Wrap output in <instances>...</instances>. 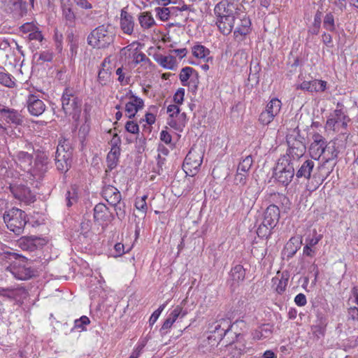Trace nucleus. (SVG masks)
Instances as JSON below:
<instances>
[{
  "instance_id": "1",
  "label": "nucleus",
  "mask_w": 358,
  "mask_h": 358,
  "mask_svg": "<svg viewBox=\"0 0 358 358\" xmlns=\"http://www.w3.org/2000/svg\"><path fill=\"white\" fill-rule=\"evenodd\" d=\"M115 34L110 24H102L93 29L87 36V43L94 48L104 49L113 43Z\"/></svg>"
},
{
  "instance_id": "2",
  "label": "nucleus",
  "mask_w": 358,
  "mask_h": 358,
  "mask_svg": "<svg viewBox=\"0 0 358 358\" xmlns=\"http://www.w3.org/2000/svg\"><path fill=\"white\" fill-rule=\"evenodd\" d=\"M62 109L65 114L71 116L78 122L80 119L82 108V99H80L73 88H65L62 96Z\"/></svg>"
},
{
  "instance_id": "3",
  "label": "nucleus",
  "mask_w": 358,
  "mask_h": 358,
  "mask_svg": "<svg viewBox=\"0 0 358 358\" xmlns=\"http://www.w3.org/2000/svg\"><path fill=\"white\" fill-rule=\"evenodd\" d=\"M294 176V166L291 157L287 155L281 156L273 169L275 180L283 186L287 187Z\"/></svg>"
},
{
  "instance_id": "4",
  "label": "nucleus",
  "mask_w": 358,
  "mask_h": 358,
  "mask_svg": "<svg viewBox=\"0 0 358 358\" xmlns=\"http://www.w3.org/2000/svg\"><path fill=\"white\" fill-rule=\"evenodd\" d=\"M350 122L346 108L340 102L336 104V108L330 113L326 122V128L335 132H343L346 129Z\"/></svg>"
},
{
  "instance_id": "5",
  "label": "nucleus",
  "mask_w": 358,
  "mask_h": 358,
  "mask_svg": "<svg viewBox=\"0 0 358 358\" xmlns=\"http://www.w3.org/2000/svg\"><path fill=\"white\" fill-rule=\"evenodd\" d=\"M3 218L8 229L16 235L23 233L24 228L28 222L25 212L17 208L6 211Z\"/></svg>"
},
{
  "instance_id": "6",
  "label": "nucleus",
  "mask_w": 358,
  "mask_h": 358,
  "mask_svg": "<svg viewBox=\"0 0 358 358\" xmlns=\"http://www.w3.org/2000/svg\"><path fill=\"white\" fill-rule=\"evenodd\" d=\"M167 124L175 130L182 131L187 122L185 113H180L178 105L171 104L167 107Z\"/></svg>"
},
{
  "instance_id": "7",
  "label": "nucleus",
  "mask_w": 358,
  "mask_h": 358,
  "mask_svg": "<svg viewBox=\"0 0 358 358\" xmlns=\"http://www.w3.org/2000/svg\"><path fill=\"white\" fill-rule=\"evenodd\" d=\"M202 162V152L191 149L185 158L183 170L187 175L193 176L198 172Z\"/></svg>"
},
{
  "instance_id": "8",
  "label": "nucleus",
  "mask_w": 358,
  "mask_h": 358,
  "mask_svg": "<svg viewBox=\"0 0 358 358\" xmlns=\"http://www.w3.org/2000/svg\"><path fill=\"white\" fill-rule=\"evenodd\" d=\"M49 169V158L45 152H39L36 155L34 165L31 166L29 175L33 179L40 180Z\"/></svg>"
},
{
  "instance_id": "9",
  "label": "nucleus",
  "mask_w": 358,
  "mask_h": 358,
  "mask_svg": "<svg viewBox=\"0 0 358 358\" xmlns=\"http://www.w3.org/2000/svg\"><path fill=\"white\" fill-rule=\"evenodd\" d=\"M199 78L198 72L190 66L182 68L179 73V79L181 84L183 86L187 87L189 90L192 92H195L198 89Z\"/></svg>"
},
{
  "instance_id": "10",
  "label": "nucleus",
  "mask_w": 358,
  "mask_h": 358,
  "mask_svg": "<svg viewBox=\"0 0 358 358\" xmlns=\"http://www.w3.org/2000/svg\"><path fill=\"white\" fill-rule=\"evenodd\" d=\"M138 42H133L121 50L122 53L127 56L134 66L140 63L150 62L146 55L138 50Z\"/></svg>"
},
{
  "instance_id": "11",
  "label": "nucleus",
  "mask_w": 358,
  "mask_h": 358,
  "mask_svg": "<svg viewBox=\"0 0 358 358\" xmlns=\"http://www.w3.org/2000/svg\"><path fill=\"white\" fill-rule=\"evenodd\" d=\"M239 20L240 23L237 24V27L234 31V37L236 41L241 42L251 33L252 23L250 19L246 15L240 17Z\"/></svg>"
},
{
  "instance_id": "12",
  "label": "nucleus",
  "mask_w": 358,
  "mask_h": 358,
  "mask_svg": "<svg viewBox=\"0 0 358 358\" xmlns=\"http://www.w3.org/2000/svg\"><path fill=\"white\" fill-rule=\"evenodd\" d=\"M10 189L14 197L21 201L30 203L35 201V195L25 185H10Z\"/></svg>"
},
{
  "instance_id": "13",
  "label": "nucleus",
  "mask_w": 358,
  "mask_h": 358,
  "mask_svg": "<svg viewBox=\"0 0 358 358\" xmlns=\"http://www.w3.org/2000/svg\"><path fill=\"white\" fill-rule=\"evenodd\" d=\"M231 327L232 324L229 318L221 319L215 323L214 329L210 331L209 338H214V340L220 341Z\"/></svg>"
},
{
  "instance_id": "14",
  "label": "nucleus",
  "mask_w": 358,
  "mask_h": 358,
  "mask_svg": "<svg viewBox=\"0 0 358 358\" xmlns=\"http://www.w3.org/2000/svg\"><path fill=\"white\" fill-rule=\"evenodd\" d=\"M313 140L309 148V152L313 159L317 160L321 156L323 157L324 148L327 142L325 138L319 134H315L313 136Z\"/></svg>"
},
{
  "instance_id": "15",
  "label": "nucleus",
  "mask_w": 358,
  "mask_h": 358,
  "mask_svg": "<svg viewBox=\"0 0 358 358\" xmlns=\"http://www.w3.org/2000/svg\"><path fill=\"white\" fill-rule=\"evenodd\" d=\"M14 161L17 167L29 173L33 162L32 153L25 151H17L13 155Z\"/></svg>"
},
{
  "instance_id": "16",
  "label": "nucleus",
  "mask_w": 358,
  "mask_h": 358,
  "mask_svg": "<svg viewBox=\"0 0 358 358\" xmlns=\"http://www.w3.org/2000/svg\"><path fill=\"white\" fill-rule=\"evenodd\" d=\"M214 13L216 16V19L236 15L237 8L236 7V5L232 3H229L227 1H222L215 6Z\"/></svg>"
},
{
  "instance_id": "17",
  "label": "nucleus",
  "mask_w": 358,
  "mask_h": 358,
  "mask_svg": "<svg viewBox=\"0 0 358 358\" xmlns=\"http://www.w3.org/2000/svg\"><path fill=\"white\" fill-rule=\"evenodd\" d=\"M27 109L31 115L39 116L45 110V105L38 96L29 94L27 99Z\"/></svg>"
},
{
  "instance_id": "18",
  "label": "nucleus",
  "mask_w": 358,
  "mask_h": 358,
  "mask_svg": "<svg viewBox=\"0 0 358 358\" xmlns=\"http://www.w3.org/2000/svg\"><path fill=\"white\" fill-rule=\"evenodd\" d=\"M144 106L143 100L136 96L131 95L130 100L125 105L126 115L129 118H133L136 113Z\"/></svg>"
},
{
  "instance_id": "19",
  "label": "nucleus",
  "mask_w": 358,
  "mask_h": 358,
  "mask_svg": "<svg viewBox=\"0 0 358 358\" xmlns=\"http://www.w3.org/2000/svg\"><path fill=\"white\" fill-rule=\"evenodd\" d=\"M134 20L131 14L127 13L124 8L121 10L120 26L123 33L131 35L134 29Z\"/></svg>"
},
{
  "instance_id": "20",
  "label": "nucleus",
  "mask_w": 358,
  "mask_h": 358,
  "mask_svg": "<svg viewBox=\"0 0 358 358\" xmlns=\"http://www.w3.org/2000/svg\"><path fill=\"white\" fill-rule=\"evenodd\" d=\"M236 18H238L237 15L230 17H224L223 18H217L216 19L215 24L220 31L222 34L227 36L231 33Z\"/></svg>"
},
{
  "instance_id": "21",
  "label": "nucleus",
  "mask_w": 358,
  "mask_h": 358,
  "mask_svg": "<svg viewBox=\"0 0 358 358\" xmlns=\"http://www.w3.org/2000/svg\"><path fill=\"white\" fill-rule=\"evenodd\" d=\"M43 244V241L36 236L22 237L18 241L19 247L23 250L34 251Z\"/></svg>"
},
{
  "instance_id": "22",
  "label": "nucleus",
  "mask_w": 358,
  "mask_h": 358,
  "mask_svg": "<svg viewBox=\"0 0 358 358\" xmlns=\"http://www.w3.org/2000/svg\"><path fill=\"white\" fill-rule=\"evenodd\" d=\"M280 217L279 208L275 205L268 206L264 213L263 222L268 225L275 227Z\"/></svg>"
},
{
  "instance_id": "23",
  "label": "nucleus",
  "mask_w": 358,
  "mask_h": 358,
  "mask_svg": "<svg viewBox=\"0 0 358 358\" xmlns=\"http://www.w3.org/2000/svg\"><path fill=\"white\" fill-rule=\"evenodd\" d=\"M102 195L112 206L117 205L121 200L120 191L113 185L105 186L102 190Z\"/></svg>"
},
{
  "instance_id": "24",
  "label": "nucleus",
  "mask_w": 358,
  "mask_h": 358,
  "mask_svg": "<svg viewBox=\"0 0 358 358\" xmlns=\"http://www.w3.org/2000/svg\"><path fill=\"white\" fill-rule=\"evenodd\" d=\"M94 220L99 222L104 223L110 221L112 213L103 203H98L94 208Z\"/></svg>"
},
{
  "instance_id": "25",
  "label": "nucleus",
  "mask_w": 358,
  "mask_h": 358,
  "mask_svg": "<svg viewBox=\"0 0 358 358\" xmlns=\"http://www.w3.org/2000/svg\"><path fill=\"white\" fill-rule=\"evenodd\" d=\"M315 163L312 159H306L299 166L296 172V178H305L309 180L313 171Z\"/></svg>"
},
{
  "instance_id": "26",
  "label": "nucleus",
  "mask_w": 358,
  "mask_h": 358,
  "mask_svg": "<svg viewBox=\"0 0 358 358\" xmlns=\"http://www.w3.org/2000/svg\"><path fill=\"white\" fill-rule=\"evenodd\" d=\"M154 59L160 66L165 69L174 70L176 66V59L173 55L155 54L154 55Z\"/></svg>"
},
{
  "instance_id": "27",
  "label": "nucleus",
  "mask_w": 358,
  "mask_h": 358,
  "mask_svg": "<svg viewBox=\"0 0 358 358\" xmlns=\"http://www.w3.org/2000/svg\"><path fill=\"white\" fill-rule=\"evenodd\" d=\"M3 119L8 123L20 125L22 123L23 119L21 114L15 109L5 108Z\"/></svg>"
},
{
  "instance_id": "28",
  "label": "nucleus",
  "mask_w": 358,
  "mask_h": 358,
  "mask_svg": "<svg viewBox=\"0 0 358 358\" xmlns=\"http://www.w3.org/2000/svg\"><path fill=\"white\" fill-rule=\"evenodd\" d=\"M326 327V320L322 317H320L316 321L315 324L311 326L310 331L315 338L320 339L324 336Z\"/></svg>"
},
{
  "instance_id": "29",
  "label": "nucleus",
  "mask_w": 358,
  "mask_h": 358,
  "mask_svg": "<svg viewBox=\"0 0 358 358\" xmlns=\"http://www.w3.org/2000/svg\"><path fill=\"white\" fill-rule=\"evenodd\" d=\"M24 290L20 288L0 287V296L8 300H18Z\"/></svg>"
},
{
  "instance_id": "30",
  "label": "nucleus",
  "mask_w": 358,
  "mask_h": 358,
  "mask_svg": "<svg viewBox=\"0 0 358 358\" xmlns=\"http://www.w3.org/2000/svg\"><path fill=\"white\" fill-rule=\"evenodd\" d=\"M288 279L289 276L287 273H282L280 277L275 276L272 278L273 285H276L275 289L278 294H282L285 291Z\"/></svg>"
},
{
  "instance_id": "31",
  "label": "nucleus",
  "mask_w": 358,
  "mask_h": 358,
  "mask_svg": "<svg viewBox=\"0 0 358 358\" xmlns=\"http://www.w3.org/2000/svg\"><path fill=\"white\" fill-rule=\"evenodd\" d=\"M324 152L323 154V159L328 162L332 159H336L338 157V154L339 151L336 148V143L331 142L329 144L325 143L324 145Z\"/></svg>"
},
{
  "instance_id": "32",
  "label": "nucleus",
  "mask_w": 358,
  "mask_h": 358,
  "mask_svg": "<svg viewBox=\"0 0 358 358\" xmlns=\"http://www.w3.org/2000/svg\"><path fill=\"white\" fill-rule=\"evenodd\" d=\"M282 108L281 101L277 98H273L266 104L265 110L274 117L277 116Z\"/></svg>"
},
{
  "instance_id": "33",
  "label": "nucleus",
  "mask_w": 358,
  "mask_h": 358,
  "mask_svg": "<svg viewBox=\"0 0 358 358\" xmlns=\"http://www.w3.org/2000/svg\"><path fill=\"white\" fill-rule=\"evenodd\" d=\"M138 22L143 29H150L155 24L153 17L149 12H143L140 13L138 15Z\"/></svg>"
},
{
  "instance_id": "34",
  "label": "nucleus",
  "mask_w": 358,
  "mask_h": 358,
  "mask_svg": "<svg viewBox=\"0 0 358 358\" xmlns=\"http://www.w3.org/2000/svg\"><path fill=\"white\" fill-rule=\"evenodd\" d=\"M0 84L9 88L15 85V78L1 66H0Z\"/></svg>"
},
{
  "instance_id": "35",
  "label": "nucleus",
  "mask_w": 358,
  "mask_h": 358,
  "mask_svg": "<svg viewBox=\"0 0 358 358\" xmlns=\"http://www.w3.org/2000/svg\"><path fill=\"white\" fill-rule=\"evenodd\" d=\"M120 155V149L111 148L110 152L107 155V163L108 168L112 170L113 169L117 164L119 157Z\"/></svg>"
},
{
  "instance_id": "36",
  "label": "nucleus",
  "mask_w": 358,
  "mask_h": 358,
  "mask_svg": "<svg viewBox=\"0 0 358 358\" xmlns=\"http://www.w3.org/2000/svg\"><path fill=\"white\" fill-rule=\"evenodd\" d=\"M271 334V329L268 328V325L264 324L252 332V337L255 340H262L270 337Z\"/></svg>"
},
{
  "instance_id": "37",
  "label": "nucleus",
  "mask_w": 358,
  "mask_h": 358,
  "mask_svg": "<svg viewBox=\"0 0 358 358\" xmlns=\"http://www.w3.org/2000/svg\"><path fill=\"white\" fill-rule=\"evenodd\" d=\"M231 275L234 281L239 282L243 281L245 277V271L242 265L237 264L231 270Z\"/></svg>"
},
{
  "instance_id": "38",
  "label": "nucleus",
  "mask_w": 358,
  "mask_h": 358,
  "mask_svg": "<svg viewBox=\"0 0 358 358\" xmlns=\"http://www.w3.org/2000/svg\"><path fill=\"white\" fill-rule=\"evenodd\" d=\"M64 1V0H62ZM68 2L69 0H66ZM62 14L65 20L71 24H72L76 19V15L72 10L71 4H66L64 2L62 3Z\"/></svg>"
},
{
  "instance_id": "39",
  "label": "nucleus",
  "mask_w": 358,
  "mask_h": 358,
  "mask_svg": "<svg viewBox=\"0 0 358 358\" xmlns=\"http://www.w3.org/2000/svg\"><path fill=\"white\" fill-rule=\"evenodd\" d=\"M187 314V310L184 309L181 306H177L170 313L168 317L170 318L173 322H175L178 318H183Z\"/></svg>"
},
{
  "instance_id": "40",
  "label": "nucleus",
  "mask_w": 358,
  "mask_h": 358,
  "mask_svg": "<svg viewBox=\"0 0 358 358\" xmlns=\"http://www.w3.org/2000/svg\"><path fill=\"white\" fill-rule=\"evenodd\" d=\"M193 55L199 59H206L210 54L208 48L202 45H196L192 48Z\"/></svg>"
},
{
  "instance_id": "41",
  "label": "nucleus",
  "mask_w": 358,
  "mask_h": 358,
  "mask_svg": "<svg viewBox=\"0 0 358 358\" xmlns=\"http://www.w3.org/2000/svg\"><path fill=\"white\" fill-rule=\"evenodd\" d=\"M252 164L253 159L252 156L248 155L239 162L237 170L248 173Z\"/></svg>"
},
{
  "instance_id": "42",
  "label": "nucleus",
  "mask_w": 358,
  "mask_h": 358,
  "mask_svg": "<svg viewBox=\"0 0 358 358\" xmlns=\"http://www.w3.org/2000/svg\"><path fill=\"white\" fill-rule=\"evenodd\" d=\"M244 196L249 199L248 205H253L258 196V190L255 186H249L244 193Z\"/></svg>"
},
{
  "instance_id": "43",
  "label": "nucleus",
  "mask_w": 358,
  "mask_h": 358,
  "mask_svg": "<svg viewBox=\"0 0 358 358\" xmlns=\"http://www.w3.org/2000/svg\"><path fill=\"white\" fill-rule=\"evenodd\" d=\"M274 227L271 225L266 224L263 221L262 224L259 226L257 230V234L259 237L262 238H268L271 234V231Z\"/></svg>"
},
{
  "instance_id": "44",
  "label": "nucleus",
  "mask_w": 358,
  "mask_h": 358,
  "mask_svg": "<svg viewBox=\"0 0 358 358\" xmlns=\"http://www.w3.org/2000/svg\"><path fill=\"white\" fill-rule=\"evenodd\" d=\"M90 323L89 317L83 315L74 321V326L71 328V331H73L74 329H78L80 331H84L86 329V326Z\"/></svg>"
},
{
  "instance_id": "45",
  "label": "nucleus",
  "mask_w": 358,
  "mask_h": 358,
  "mask_svg": "<svg viewBox=\"0 0 358 358\" xmlns=\"http://www.w3.org/2000/svg\"><path fill=\"white\" fill-rule=\"evenodd\" d=\"M323 27L329 31L333 32L336 31L334 17L331 13H328L325 15L323 21Z\"/></svg>"
},
{
  "instance_id": "46",
  "label": "nucleus",
  "mask_w": 358,
  "mask_h": 358,
  "mask_svg": "<svg viewBox=\"0 0 358 358\" xmlns=\"http://www.w3.org/2000/svg\"><path fill=\"white\" fill-rule=\"evenodd\" d=\"M327 82L322 80H311V92H322L327 89Z\"/></svg>"
},
{
  "instance_id": "47",
  "label": "nucleus",
  "mask_w": 358,
  "mask_h": 358,
  "mask_svg": "<svg viewBox=\"0 0 358 358\" xmlns=\"http://www.w3.org/2000/svg\"><path fill=\"white\" fill-rule=\"evenodd\" d=\"M176 7L171 8H156L155 12L157 13V17L162 21H166L169 18L171 10H175Z\"/></svg>"
},
{
  "instance_id": "48",
  "label": "nucleus",
  "mask_w": 358,
  "mask_h": 358,
  "mask_svg": "<svg viewBox=\"0 0 358 358\" xmlns=\"http://www.w3.org/2000/svg\"><path fill=\"white\" fill-rule=\"evenodd\" d=\"M110 80V73L108 71V70L105 69H101L99 70L97 77V81L101 84V85H106L109 83Z\"/></svg>"
},
{
  "instance_id": "49",
  "label": "nucleus",
  "mask_w": 358,
  "mask_h": 358,
  "mask_svg": "<svg viewBox=\"0 0 358 358\" xmlns=\"http://www.w3.org/2000/svg\"><path fill=\"white\" fill-rule=\"evenodd\" d=\"M322 238V234H318L317 231L314 229L313 231L312 236H308L306 238V245L310 247H314L316 245L319 241Z\"/></svg>"
},
{
  "instance_id": "50",
  "label": "nucleus",
  "mask_w": 358,
  "mask_h": 358,
  "mask_svg": "<svg viewBox=\"0 0 358 358\" xmlns=\"http://www.w3.org/2000/svg\"><path fill=\"white\" fill-rule=\"evenodd\" d=\"M148 198L147 195H143L141 197H137L135 201V206L136 208L141 211L143 213H145L148 210L146 199Z\"/></svg>"
},
{
  "instance_id": "51",
  "label": "nucleus",
  "mask_w": 358,
  "mask_h": 358,
  "mask_svg": "<svg viewBox=\"0 0 358 358\" xmlns=\"http://www.w3.org/2000/svg\"><path fill=\"white\" fill-rule=\"evenodd\" d=\"M56 153L58 154L55 158V165L57 166V169L61 171H67L69 169L67 160L66 159H61L59 158L60 155V154L59 153V149H57ZM63 157L65 158V155H64Z\"/></svg>"
},
{
  "instance_id": "52",
  "label": "nucleus",
  "mask_w": 358,
  "mask_h": 358,
  "mask_svg": "<svg viewBox=\"0 0 358 358\" xmlns=\"http://www.w3.org/2000/svg\"><path fill=\"white\" fill-rule=\"evenodd\" d=\"M248 177V173L243 171H238V170H237L234 178V182L236 185L243 186L246 183Z\"/></svg>"
},
{
  "instance_id": "53",
  "label": "nucleus",
  "mask_w": 358,
  "mask_h": 358,
  "mask_svg": "<svg viewBox=\"0 0 358 358\" xmlns=\"http://www.w3.org/2000/svg\"><path fill=\"white\" fill-rule=\"evenodd\" d=\"M273 119L274 117L266 110H263L259 116V122L263 125L269 124Z\"/></svg>"
},
{
  "instance_id": "54",
  "label": "nucleus",
  "mask_w": 358,
  "mask_h": 358,
  "mask_svg": "<svg viewBox=\"0 0 358 358\" xmlns=\"http://www.w3.org/2000/svg\"><path fill=\"white\" fill-rule=\"evenodd\" d=\"M125 129L131 134H136L139 131V127L138 124L134 121H128L125 124Z\"/></svg>"
},
{
  "instance_id": "55",
  "label": "nucleus",
  "mask_w": 358,
  "mask_h": 358,
  "mask_svg": "<svg viewBox=\"0 0 358 358\" xmlns=\"http://www.w3.org/2000/svg\"><path fill=\"white\" fill-rule=\"evenodd\" d=\"M185 96V89L179 88L173 96V101L177 104H182Z\"/></svg>"
},
{
  "instance_id": "56",
  "label": "nucleus",
  "mask_w": 358,
  "mask_h": 358,
  "mask_svg": "<svg viewBox=\"0 0 358 358\" xmlns=\"http://www.w3.org/2000/svg\"><path fill=\"white\" fill-rule=\"evenodd\" d=\"M28 38L30 41H38L41 42L43 40V36L41 34V31L39 30L38 27L35 29L31 33L29 34Z\"/></svg>"
},
{
  "instance_id": "57",
  "label": "nucleus",
  "mask_w": 358,
  "mask_h": 358,
  "mask_svg": "<svg viewBox=\"0 0 358 358\" xmlns=\"http://www.w3.org/2000/svg\"><path fill=\"white\" fill-rule=\"evenodd\" d=\"M37 27H38L34 22H27L21 26L20 30L23 33L30 34L33 31H34L35 29H36Z\"/></svg>"
},
{
  "instance_id": "58",
  "label": "nucleus",
  "mask_w": 358,
  "mask_h": 358,
  "mask_svg": "<svg viewBox=\"0 0 358 358\" xmlns=\"http://www.w3.org/2000/svg\"><path fill=\"white\" fill-rule=\"evenodd\" d=\"M66 200L67 206H71L74 202L76 201V196L75 190L73 189L71 191H67L66 194Z\"/></svg>"
},
{
  "instance_id": "59",
  "label": "nucleus",
  "mask_w": 358,
  "mask_h": 358,
  "mask_svg": "<svg viewBox=\"0 0 358 358\" xmlns=\"http://www.w3.org/2000/svg\"><path fill=\"white\" fill-rule=\"evenodd\" d=\"M52 57V52L50 50H44L39 53L38 59L42 62H50Z\"/></svg>"
},
{
  "instance_id": "60",
  "label": "nucleus",
  "mask_w": 358,
  "mask_h": 358,
  "mask_svg": "<svg viewBox=\"0 0 358 358\" xmlns=\"http://www.w3.org/2000/svg\"><path fill=\"white\" fill-rule=\"evenodd\" d=\"M73 2L82 9L90 10L92 8V3L88 0H73Z\"/></svg>"
},
{
  "instance_id": "61",
  "label": "nucleus",
  "mask_w": 358,
  "mask_h": 358,
  "mask_svg": "<svg viewBox=\"0 0 358 358\" xmlns=\"http://www.w3.org/2000/svg\"><path fill=\"white\" fill-rule=\"evenodd\" d=\"M173 322L167 317V318L164 322L161 329L160 332L162 334H166L168 330L171 329L172 325L173 324Z\"/></svg>"
},
{
  "instance_id": "62",
  "label": "nucleus",
  "mask_w": 358,
  "mask_h": 358,
  "mask_svg": "<svg viewBox=\"0 0 358 358\" xmlns=\"http://www.w3.org/2000/svg\"><path fill=\"white\" fill-rule=\"evenodd\" d=\"M295 303L299 306H303L306 304V297L303 294H299L294 298Z\"/></svg>"
},
{
  "instance_id": "63",
  "label": "nucleus",
  "mask_w": 358,
  "mask_h": 358,
  "mask_svg": "<svg viewBox=\"0 0 358 358\" xmlns=\"http://www.w3.org/2000/svg\"><path fill=\"white\" fill-rule=\"evenodd\" d=\"M171 54H174L176 56L178 57L180 59L185 57L187 53V50L186 48H180V49H173L170 50Z\"/></svg>"
},
{
  "instance_id": "64",
  "label": "nucleus",
  "mask_w": 358,
  "mask_h": 358,
  "mask_svg": "<svg viewBox=\"0 0 358 358\" xmlns=\"http://www.w3.org/2000/svg\"><path fill=\"white\" fill-rule=\"evenodd\" d=\"M160 139L166 144H170L171 143L172 138L167 131L163 130L160 133Z\"/></svg>"
}]
</instances>
